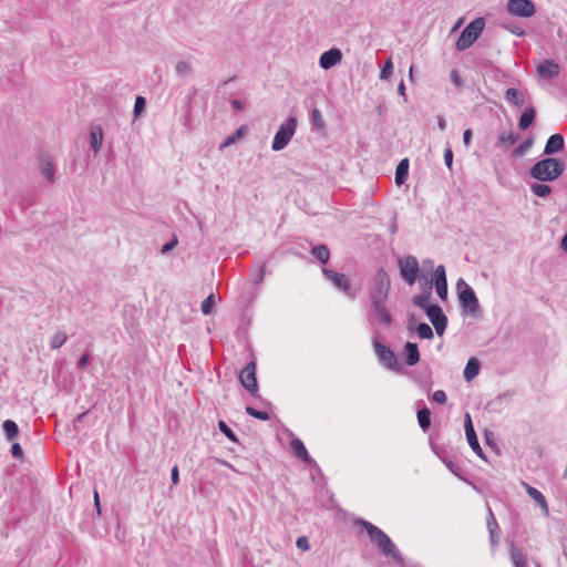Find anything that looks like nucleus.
<instances>
[{"mask_svg":"<svg viewBox=\"0 0 567 567\" xmlns=\"http://www.w3.org/2000/svg\"><path fill=\"white\" fill-rule=\"evenodd\" d=\"M354 524L357 526H361L367 532L371 542L380 549L384 556L391 557L398 564H403V557L400 550L381 528L363 518L357 519Z\"/></svg>","mask_w":567,"mask_h":567,"instance_id":"obj_1","label":"nucleus"},{"mask_svg":"<svg viewBox=\"0 0 567 567\" xmlns=\"http://www.w3.org/2000/svg\"><path fill=\"white\" fill-rule=\"evenodd\" d=\"M565 165L555 157H546L536 162L529 169V175L539 182H553L563 175Z\"/></svg>","mask_w":567,"mask_h":567,"instance_id":"obj_2","label":"nucleus"},{"mask_svg":"<svg viewBox=\"0 0 567 567\" xmlns=\"http://www.w3.org/2000/svg\"><path fill=\"white\" fill-rule=\"evenodd\" d=\"M485 28V19L484 18H476L473 21H471L464 30L461 32V35L458 37L456 41V49L458 51H464L468 48H471L474 42L480 38L483 30Z\"/></svg>","mask_w":567,"mask_h":567,"instance_id":"obj_3","label":"nucleus"},{"mask_svg":"<svg viewBox=\"0 0 567 567\" xmlns=\"http://www.w3.org/2000/svg\"><path fill=\"white\" fill-rule=\"evenodd\" d=\"M391 289L390 277L383 268H379L374 276L373 286L369 291L370 302H386Z\"/></svg>","mask_w":567,"mask_h":567,"instance_id":"obj_4","label":"nucleus"},{"mask_svg":"<svg viewBox=\"0 0 567 567\" xmlns=\"http://www.w3.org/2000/svg\"><path fill=\"white\" fill-rule=\"evenodd\" d=\"M458 300L464 312L475 315L480 310V302L473 288L463 279L456 284Z\"/></svg>","mask_w":567,"mask_h":567,"instance_id":"obj_5","label":"nucleus"},{"mask_svg":"<svg viewBox=\"0 0 567 567\" xmlns=\"http://www.w3.org/2000/svg\"><path fill=\"white\" fill-rule=\"evenodd\" d=\"M297 128V118L295 116H290L287 118L285 123H282L278 131L276 132L271 148L275 152H279L284 150L292 138Z\"/></svg>","mask_w":567,"mask_h":567,"instance_id":"obj_6","label":"nucleus"},{"mask_svg":"<svg viewBox=\"0 0 567 567\" xmlns=\"http://www.w3.org/2000/svg\"><path fill=\"white\" fill-rule=\"evenodd\" d=\"M399 271L408 285H413L417 278L420 266L416 257L405 256L398 260Z\"/></svg>","mask_w":567,"mask_h":567,"instance_id":"obj_7","label":"nucleus"},{"mask_svg":"<svg viewBox=\"0 0 567 567\" xmlns=\"http://www.w3.org/2000/svg\"><path fill=\"white\" fill-rule=\"evenodd\" d=\"M371 311L368 315V321L371 326L382 324L390 327L393 322L391 312L386 307V302H370Z\"/></svg>","mask_w":567,"mask_h":567,"instance_id":"obj_8","label":"nucleus"},{"mask_svg":"<svg viewBox=\"0 0 567 567\" xmlns=\"http://www.w3.org/2000/svg\"><path fill=\"white\" fill-rule=\"evenodd\" d=\"M322 272L326 278L329 279L334 287L342 291L348 298L354 299L357 297V290L352 288L351 281L346 275L336 272L328 268H323Z\"/></svg>","mask_w":567,"mask_h":567,"instance_id":"obj_9","label":"nucleus"},{"mask_svg":"<svg viewBox=\"0 0 567 567\" xmlns=\"http://www.w3.org/2000/svg\"><path fill=\"white\" fill-rule=\"evenodd\" d=\"M373 348L377 357L383 362L389 369L393 371H401L402 365L399 362L398 355L386 346L382 344L378 338L373 340Z\"/></svg>","mask_w":567,"mask_h":567,"instance_id":"obj_10","label":"nucleus"},{"mask_svg":"<svg viewBox=\"0 0 567 567\" xmlns=\"http://www.w3.org/2000/svg\"><path fill=\"white\" fill-rule=\"evenodd\" d=\"M240 384L255 398H258V383L256 378V363L250 361L238 375Z\"/></svg>","mask_w":567,"mask_h":567,"instance_id":"obj_11","label":"nucleus"},{"mask_svg":"<svg viewBox=\"0 0 567 567\" xmlns=\"http://www.w3.org/2000/svg\"><path fill=\"white\" fill-rule=\"evenodd\" d=\"M506 9L512 16L520 18H530L536 12L535 3L532 0H508Z\"/></svg>","mask_w":567,"mask_h":567,"instance_id":"obj_12","label":"nucleus"},{"mask_svg":"<svg viewBox=\"0 0 567 567\" xmlns=\"http://www.w3.org/2000/svg\"><path fill=\"white\" fill-rule=\"evenodd\" d=\"M426 316L433 324L437 336H442L447 327V317L439 305H432L426 309Z\"/></svg>","mask_w":567,"mask_h":567,"instance_id":"obj_13","label":"nucleus"},{"mask_svg":"<svg viewBox=\"0 0 567 567\" xmlns=\"http://www.w3.org/2000/svg\"><path fill=\"white\" fill-rule=\"evenodd\" d=\"M342 60V53L339 49L332 48L324 51L319 59V65L323 70H329L337 65Z\"/></svg>","mask_w":567,"mask_h":567,"instance_id":"obj_14","label":"nucleus"},{"mask_svg":"<svg viewBox=\"0 0 567 567\" xmlns=\"http://www.w3.org/2000/svg\"><path fill=\"white\" fill-rule=\"evenodd\" d=\"M560 66L551 59L545 60L543 63L537 65V73L543 79H555L559 75Z\"/></svg>","mask_w":567,"mask_h":567,"instance_id":"obj_15","label":"nucleus"},{"mask_svg":"<svg viewBox=\"0 0 567 567\" xmlns=\"http://www.w3.org/2000/svg\"><path fill=\"white\" fill-rule=\"evenodd\" d=\"M565 142L561 134H553L547 140L545 147H544V154L547 156H550L555 153L560 152L564 148Z\"/></svg>","mask_w":567,"mask_h":567,"instance_id":"obj_16","label":"nucleus"},{"mask_svg":"<svg viewBox=\"0 0 567 567\" xmlns=\"http://www.w3.org/2000/svg\"><path fill=\"white\" fill-rule=\"evenodd\" d=\"M290 445H291L293 454L297 457L301 458L303 462H306L309 465H316L315 460L310 457L303 442L300 439H297V437L292 439Z\"/></svg>","mask_w":567,"mask_h":567,"instance_id":"obj_17","label":"nucleus"},{"mask_svg":"<svg viewBox=\"0 0 567 567\" xmlns=\"http://www.w3.org/2000/svg\"><path fill=\"white\" fill-rule=\"evenodd\" d=\"M524 486L526 488V493L528 494V496L540 506L543 514L545 516H549L548 503L543 493L528 484H524Z\"/></svg>","mask_w":567,"mask_h":567,"instance_id":"obj_18","label":"nucleus"},{"mask_svg":"<svg viewBox=\"0 0 567 567\" xmlns=\"http://www.w3.org/2000/svg\"><path fill=\"white\" fill-rule=\"evenodd\" d=\"M39 168H40L41 174L49 182L52 183L54 181L55 169H54L53 163H52L51 158L49 157V155L41 154L39 156Z\"/></svg>","mask_w":567,"mask_h":567,"instance_id":"obj_19","label":"nucleus"},{"mask_svg":"<svg viewBox=\"0 0 567 567\" xmlns=\"http://www.w3.org/2000/svg\"><path fill=\"white\" fill-rule=\"evenodd\" d=\"M405 363L409 367L415 365L420 361L419 347L414 342H406L404 346Z\"/></svg>","mask_w":567,"mask_h":567,"instance_id":"obj_20","label":"nucleus"},{"mask_svg":"<svg viewBox=\"0 0 567 567\" xmlns=\"http://www.w3.org/2000/svg\"><path fill=\"white\" fill-rule=\"evenodd\" d=\"M103 142V131L100 125L93 126L90 132V144L94 153L100 152Z\"/></svg>","mask_w":567,"mask_h":567,"instance_id":"obj_21","label":"nucleus"},{"mask_svg":"<svg viewBox=\"0 0 567 567\" xmlns=\"http://www.w3.org/2000/svg\"><path fill=\"white\" fill-rule=\"evenodd\" d=\"M480 361L476 358H471L463 371L464 379L470 382L480 373Z\"/></svg>","mask_w":567,"mask_h":567,"instance_id":"obj_22","label":"nucleus"},{"mask_svg":"<svg viewBox=\"0 0 567 567\" xmlns=\"http://www.w3.org/2000/svg\"><path fill=\"white\" fill-rule=\"evenodd\" d=\"M409 176V159L403 158L396 166L395 169V183L396 185H402L405 183Z\"/></svg>","mask_w":567,"mask_h":567,"instance_id":"obj_23","label":"nucleus"},{"mask_svg":"<svg viewBox=\"0 0 567 567\" xmlns=\"http://www.w3.org/2000/svg\"><path fill=\"white\" fill-rule=\"evenodd\" d=\"M535 116H536V111H535V109L533 106H529V107L525 109V111L520 115V118H519V122H518V127L522 131L527 130L532 125V123L534 122Z\"/></svg>","mask_w":567,"mask_h":567,"instance_id":"obj_24","label":"nucleus"},{"mask_svg":"<svg viewBox=\"0 0 567 567\" xmlns=\"http://www.w3.org/2000/svg\"><path fill=\"white\" fill-rule=\"evenodd\" d=\"M311 255L321 264L326 265L330 259V250L327 245H317L311 249Z\"/></svg>","mask_w":567,"mask_h":567,"instance_id":"obj_25","label":"nucleus"},{"mask_svg":"<svg viewBox=\"0 0 567 567\" xmlns=\"http://www.w3.org/2000/svg\"><path fill=\"white\" fill-rule=\"evenodd\" d=\"M2 429L8 441H13L19 435V426L12 420H6L2 424Z\"/></svg>","mask_w":567,"mask_h":567,"instance_id":"obj_26","label":"nucleus"},{"mask_svg":"<svg viewBox=\"0 0 567 567\" xmlns=\"http://www.w3.org/2000/svg\"><path fill=\"white\" fill-rule=\"evenodd\" d=\"M505 97H506L507 102H509L511 104H513L515 106H522L524 104L523 93L515 87L507 89Z\"/></svg>","mask_w":567,"mask_h":567,"instance_id":"obj_27","label":"nucleus"},{"mask_svg":"<svg viewBox=\"0 0 567 567\" xmlns=\"http://www.w3.org/2000/svg\"><path fill=\"white\" fill-rule=\"evenodd\" d=\"M530 192L537 197L545 198L550 195L551 187L549 185L545 184L544 182L543 183H534V184H530Z\"/></svg>","mask_w":567,"mask_h":567,"instance_id":"obj_28","label":"nucleus"},{"mask_svg":"<svg viewBox=\"0 0 567 567\" xmlns=\"http://www.w3.org/2000/svg\"><path fill=\"white\" fill-rule=\"evenodd\" d=\"M518 141V135L514 133L513 131L509 132H503L497 137V145H508L512 146Z\"/></svg>","mask_w":567,"mask_h":567,"instance_id":"obj_29","label":"nucleus"},{"mask_svg":"<svg viewBox=\"0 0 567 567\" xmlns=\"http://www.w3.org/2000/svg\"><path fill=\"white\" fill-rule=\"evenodd\" d=\"M417 422L423 431H426L431 425V412L427 408L417 411Z\"/></svg>","mask_w":567,"mask_h":567,"instance_id":"obj_30","label":"nucleus"},{"mask_svg":"<svg viewBox=\"0 0 567 567\" xmlns=\"http://www.w3.org/2000/svg\"><path fill=\"white\" fill-rule=\"evenodd\" d=\"M431 298V288L424 295H416L412 298V302L414 306L420 307L426 312V309L432 305L429 303Z\"/></svg>","mask_w":567,"mask_h":567,"instance_id":"obj_31","label":"nucleus"},{"mask_svg":"<svg viewBox=\"0 0 567 567\" xmlns=\"http://www.w3.org/2000/svg\"><path fill=\"white\" fill-rule=\"evenodd\" d=\"M310 122L313 130H323L326 126L322 114L317 107L310 112Z\"/></svg>","mask_w":567,"mask_h":567,"instance_id":"obj_32","label":"nucleus"},{"mask_svg":"<svg viewBox=\"0 0 567 567\" xmlns=\"http://www.w3.org/2000/svg\"><path fill=\"white\" fill-rule=\"evenodd\" d=\"M175 72L179 78L189 76L193 73V65L184 60H181L175 65Z\"/></svg>","mask_w":567,"mask_h":567,"instance_id":"obj_33","label":"nucleus"},{"mask_svg":"<svg viewBox=\"0 0 567 567\" xmlns=\"http://www.w3.org/2000/svg\"><path fill=\"white\" fill-rule=\"evenodd\" d=\"M487 509H488L487 529H488V533H489L491 543L495 544L494 536H495V533L499 529V527H498V524H497V522L495 519V516H494L491 507H487Z\"/></svg>","mask_w":567,"mask_h":567,"instance_id":"obj_34","label":"nucleus"},{"mask_svg":"<svg viewBox=\"0 0 567 567\" xmlns=\"http://www.w3.org/2000/svg\"><path fill=\"white\" fill-rule=\"evenodd\" d=\"M533 144H534L533 137L526 138L516 148H514L512 156L520 157V156L525 155L529 151V148L533 146Z\"/></svg>","mask_w":567,"mask_h":567,"instance_id":"obj_35","label":"nucleus"},{"mask_svg":"<svg viewBox=\"0 0 567 567\" xmlns=\"http://www.w3.org/2000/svg\"><path fill=\"white\" fill-rule=\"evenodd\" d=\"M68 340V336L63 331H56L50 339L51 349L61 348Z\"/></svg>","mask_w":567,"mask_h":567,"instance_id":"obj_36","label":"nucleus"},{"mask_svg":"<svg viewBox=\"0 0 567 567\" xmlns=\"http://www.w3.org/2000/svg\"><path fill=\"white\" fill-rule=\"evenodd\" d=\"M415 330L421 339H432L434 336L432 328L426 322L416 324Z\"/></svg>","mask_w":567,"mask_h":567,"instance_id":"obj_37","label":"nucleus"},{"mask_svg":"<svg viewBox=\"0 0 567 567\" xmlns=\"http://www.w3.org/2000/svg\"><path fill=\"white\" fill-rule=\"evenodd\" d=\"M466 439H467V442H468V445L471 446V449L481 457V458H485L484 456V453H483V450L480 445V442H478V439H477V435L476 433H472V434H468L466 435Z\"/></svg>","mask_w":567,"mask_h":567,"instance_id":"obj_38","label":"nucleus"},{"mask_svg":"<svg viewBox=\"0 0 567 567\" xmlns=\"http://www.w3.org/2000/svg\"><path fill=\"white\" fill-rule=\"evenodd\" d=\"M511 558L515 567H527L526 558L520 550L512 549Z\"/></svg>","mask_w":567,"mask_h":567,"instance_id":"obj_39","label":"nucleus"},{"mask_svg":"<svg viewBox=\"0 0 567 567\" xmlns=\"http://www.w3.org/2000/svg\"><path fill=\"white\" fill-rule=\"evenodd\" d=\"M246 413L255 419H258L260 421H268L270 419V415L266 411H259L255 408L247 405L245 409Z\"/></svg>","mask_w":567,"mask_h":567,"instance_id":"obj_40","label":"nucleus"},{"mask_svg":"<svg viewBox=\"0 0 567 567\" xmlns=\"http://www.w3.org/2000/svg\"><path fill=\"white\" fill-rule=\"evenodd\" d=\"M215 305V298H214V295H209L207 296L203 302H202V306H200V310L204 315H209L213 310V307Z\"/></svg>","mask_w":567,"mask_h":567,"instance_id":"obj_41","label":"nucleus"},{"mask_svg":"<svg viewBox=\"0 0 567 567\" xmlns=\"http://www.w3.org/2000/svg\"><path fill=\"white\" fill-rule=\"evenodd\" d=\"M434 282L435 284H447L445 267L443 265H439L434 270Z\"/></svg>","mask_w":567,"mask_h":567,"instance_id":"obj_42","label":"nucleus"},{"mask_svg":"<svg viewBox=\"0 0 567 567\" xmlns=\"http://www.w3.org/2000/svg\"><path fill=\"white\" fill-rule=\"evenodd\" d=\"M218 429L219 431L225 434L230 441L233 442H238V439L236 436V434L233 432V430L224 422V421H219L218 422Z\"/></svg>","mask_w":567,"mask_h":567,"instance_id":"obj_43","label":"nucleus"},{"mask_svg":"<svg viewBox=\"0 0 567 567\" xmlns=\"http://www.w3.org/2000/svg\"><path fill=\"white\" fill-rule=\"evenodd\" d=\"M392 71H393V64H392L391 59L389 58L381 69L380 79L389 80L392 75Z\"/></svg>","mask_w":567,"mask_h":567,"instance_id":"obj_44","label":"nucleus"},{"mask_svg":"<svg viewBox=\"0 0 567 567\" xmlns=\"http://www.w3.org/2000/svg\"><path fill=\"white\" fill-rule=\"evenodd\" d=\"M265 275H266V264L265 262H261L259 264L258 266V271L256 275H254L252 277V282L255 285H259L262 282L264 278H265Z\"/></svg>","mask_w":567,"mask_h":567,"instance_id":"obj_45","label":"nucleus"},{"mask_svg":"<svg viewBox=\"0 0 567 567\" xmlns=\"http://www.w3.org/2000/svg\"><path fill=\"white\" fill-rule=\"evenodd\" d=\"M178 244V239L176 236H174L169 241H167L166 244H164L161 248V252L163 255H166L168 254L169 251H172Z\"/></svg>","mask_w":567,"mask_h":567,"instance_id":"obj_46","label":"nucleus"},{"mask_svg":"<svg viewBox=\"0 0 567 567\" xmlns=\"http://www.w3.org/2000/svg\"><path fill=\"white\" fill-rule=\"evenodd\" d=\"M296 546L298 549L302 551H307L310 549V543L307 536H300L296 540Z\"/></svg>","mask_w":567,"mask_h":567,"instance_id":"obj_47","label":"nucleus"},{"mask_svg":"<svg viewBox=\"0 0 567 567\" xmlns=\"http://www.w3.org/2000/svg\"><path fill=\"white\" fill-rule=\"evenodd\" d=\"M144 107H145V99L143 96H137L135 99L134 109H133L134 115L138 116L143 112Z\"/></svg>","mask_w":567,"mask_h":567,"instance_id":"obj_48","label":"nucleus"},{"mask_svg":"<svg viewBox=\"0 0 567 567\" xmlns=\"http://www.w3.org/2000/svg\"><path fill=\"white\" fill-rule=\"evenodd\" d=\"M446 467L455 475L458 474L460 466L456 464L455 461L451 460L450 457H441Z\"/></svg>","mask_w":567,"mask_h":567,"instance_id":"obj_49","label":"nucleus"},{"mask_svg":"<svg viewBox=\"0 0 567 567\" xmlns=\"http://www.w3.org/2000/svg\"><path fill=\"white\" fill-rule=\"evenodd\" d=\"M435 290L440 299L446 300L447 298V284H435Z\"/></svg>","mask_w":567,"mask_h":567,"instance_id":"obj_50","label":"nucleus"},{"mask_svg":"<svg viewBox=\"0 0 567 567\" xmlns=\"http://www.w3.org/2000/svg\"><path fill=\"white\" fill-rule=\"evenodd\" d=\"M444 163L449 169L452 168L453 164V152L450 146H446L444 150Z\"/></svg>","mask_w":567,"mask_h":567,"instance_id":"obj_51","label":"nucleus"},{"mask_svg":"<svg viewBox=\"0 0 567 567\" xmlns=\"http://www.w3.org/2000/svg\"><path fill=\"white\" fill-rule=\"evenodd\" d=\"M433 401L440 404H444L446 402V393L443 390H436L432 396Z\"/></svg>","mask_w":567,"mask_h":567,"instance_id":"obj_52","label":"nucleus"},{"mask_svg":"<svg viewBox=\"0 0 567 567\" xmlns=\"http://www.w3.org/2000/svg\"><path fill=\"white\" fill-rule=\"evenodd\" d=\"M464 429H465V434L466 435L475 433V430H474L473 423H472V419H471V415L468 413L465 414Z\"/></svg>","mask_w":567,"mask_h":567,"instance_id":"obj_53","label":"nucleus"},{"mask_svg":"<svg viewBox=\"0 0 567 567\" xmlns=\"http://www.w3.org/2000/svg\"><path fill=\"white\" fill-rule=\"evenodd\" d=\"M11 454L14 458L21 460L23 457V451L19 443H13L11 446Z\"/></svg>","mask_w":567,"mask_h":567,"instance_id":"obj_54","label":"nucleus"},{"mask_svg":"<svg viewBox=\"0 0 567 567\" xmlns=\"http://www.w3.org/2000/svg\"><path fill=\"white\" fill-rule=\"evenodd\" d=\"M241 135V128L237 130L233 135L228 136L225 142L221 144V148L230 145L236 141L237 137Z\"/></svg>","mask_w":567,"mask_h":567,"instance_id":"obj_55","label":"nucleus"},{"mask_svg":"<svg viewBox=\"0 0 567 567\" xmlns=\"http://www.w3.org/2000/svg\"><path fill=\"white\" fill-rule=\"evenodd\" d=\"M171 480L173 485H177L179 483V471L177 465H174L171 471Z\"/></svg>","mask_w":567,"mask_h":567,"instance_id":"obj_56","label":"nucleus"},{"mask_svg":"<svg viewBox=\"0 0 567 567\" xmlns=\"http://www.w3.org/2000/svg\"><path fill=\"white\" fill-rule=\"evenodd\" d=\"M472 136H473V133H472L471 128H467V130L464 131V133H463V143H464L465 146L468 147L471 145Z\"/></svg>","mask_w":567,"mask_h":567,"instance_id":"obj_57","label":"nucleus"},{"mask_svg":"<svg viewBox=\"0 0 567 567\" xmlns=\"http://www.w3.org/2000/svg\"><path fill=\"white\" fill-rule=\"evenodd\" d=\"M89 363H90L89 354H83L80 358L78 365H79L80 369H85L89 365Z\"/></svg>","mask_w":567,"mask_h":567,"instance_id":"obj_58","label":"nucleus"},{"mask_svg":"<svg viewBox=\"0 0 567 567\" xmlns=\"http://www.w3.org/2000/svg\"><path fill=\"white\" fill-rule=\"evenodd\" d=\"M437 126L441 131H444L446 128V121L444 116L437 115L436 116Z\"/></svg>","mask_w":567,"mask_h":567,"instance_id":"obj_59","label":"nucleus"},{"mask_svg":"<svg viewBox=\"0 0 567 567\" xmlns=\"http://www.w3.org/2000/svg\"><path fill=\"white\" fill-rule=\"evenodd\" d=\"M94 506L96 508L97 514L100 515L101 514V504H100L99 493L96 491L94 492Z\"/></svg>","mask_w":567,"mask_h":567,"instance_id":"obj_60","label":"nucleus"},{"mask_svg":"<svg viewBox=\"0 0 567 567\" xmlns=\"http://www.w3.org/2000/svg\"><path fill=\"white\" fill-rule=\"evenodd\" d=\"M452 81L455 85H461V79L455 70L452 71Z\"/></svg>","mask_w":567,"mask_h":567,"instance_id":"obj_61","label":"nucleus"},{"mask_svg":"<svg viewBox=\"0 0 567 567\" xmlns=\"http://www.w3.org/2000/svg\"><path fill=\"white\" fill-rule=\"evenodd\" d=\"M231 105L235 110L241 111L243 110V103L239 100H233Z\"/></svg>","mask_w":567,"mask_h":567,"instance_id":"obj_62","label":"nucleus"},{"mask_svg":"<svg viewBox=\"0 0 567 567\" xmlns=\"http://www.w3.org/2000/svg\"><path fill=\"white\" fill-rule=\"evenodd\" d=\"M416 324V319L413 315H410L408 318V328L412 329Z\"/></svg>","mask_w":567,"mask_h":567,"instance_id":"obj_63","label":"nucleus"},{"mask_svg":"<svg viewBox=\"0 0 567 567\" xmlns=\"http://www.w3.org/2000/svg\"><path fill=\"white\" fill-rule=\"evenodd\" d=\"M560 246L565 251H567V233L563 237Z\"/></svg>","mask_w":567,"mask_h":567,"instance_id":"obj_64","label":"nucleus"}]
</instances>
